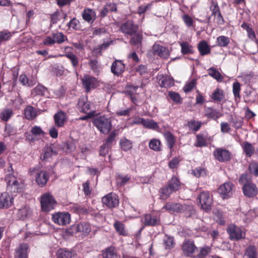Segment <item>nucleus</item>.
I'll use <instances>...</instances> for the list:
<instances>
[{"mask_svg": "<svg viewBox=\"0 0 258 258\" xmlns=\"http://www.w3.org/2000/svg\"><path fill=\"white\" fill-rule=\"evenodd\" d=\"M117 10L116 6L114 4H109L106 5L100 11V15L104 17L109 12H115Z\"/></svg>", "mask_w": 258, "mask_h": 258, "instance_id": "nucleus-34", "label": "nucleus"}, {"mask_svg": "<svg viewBox=\"0 0 258 258\" xmlns=\"http://www.w3.org/2000/svg\"><path fill=\"white\" fill-rule=\"evenodd\" d=\"M131 179V177L126 175H118L116 177V183L119 186H122L127 183Z\"/></svg>", "mask_w": 258, "mask_h": 258, "instance_id": "nucleus-52", "label": "nucleus"}, {"mask_svg": "<svg viewBox=\"0 0 258 258\" xmlns=\"http://www.w3.org/2000/svg\"><path fill=\"white\" fill-rule=\"evenodd\" d=\"M211 98L215 102H221L225 99L223 90L218 88H216L211 95Z\"/></svg>", "mask_w": 258, "mask_h": 258, "instance_id": "nucleus-26", "label": "nucleus"}, {"mask_svg": "<svg viewBox=\"0 0 258 258\" xmlns=\"http://www.w3.org/2000/svg\"><path fill=\"white\" fill-rule=\"evenodd\" d=\"M69 29L72 28L75 30H78L80 29L79 21L74 18L68 24Z\"/></svg>", "mask_w": 258, "mask_h": 258, "instance_id": "nucleus-60", "label": "nucleus"}, {"mask_svg": "<svg viewBox=\"0 0 258 258\" xmlns=\"http://www.w3.org/2000/svg\"><path fill=\"white\" fill-rule=\"evenodd\" d=\"M216 43L220 47H225L230 43V40L228 37L221 35L217 38Z\"/></svg>", "mask_w": 258, "mask_h": 258, "instance_id": "nucleus-37", "label": "nucleus"}, {"mask_svg": "<svg viewBox=\"0 0 258 258\" xmlns=\"http://www.w3.org/2000/svg\"><path fill=\"white\" fill-rule=\"evenodd\" d=\"M49 179V175L46 171L41 170L36 174L35 181L40 187L44 186Z\"/></svg>", "mask_w": 258, "mask_h": 258, "instance_id": "nucleus-20", "label": "nucleus"}, {"mask_svg": "<svg viewBox=\"0 0 258 258\" xmlns=\"http://www.w3.org/2000/svg\"><path fill=\"white\" fill-rule=\"evenodd\" d=\"M175 244L174 237L173 236H169L166 235L164 239L163 244L165 249H171L173 248Z\"/></svg>", "mask_w": 258, "mask_h": 258, "instance_id": "nucleus-41", "label": "nucleus"}, {"mask_svg": "<svg viewBox=\"0 0 258 258\" xmlns=\"http://www.w3.org/2000/svg\"><path fill=\"white\" fill-rule=\"evenodd\" d=\"M83 86L86 92H89L91 89L95 88L97 85L96 79L89 75H85L82 79Z\"/></svg>", "mask_w": 258, "mask_h": 258, "instance_id": "nucleus-11", "label": "nucleus"}, {"mask_svg": "<svg viewBox=\"0 0 258 258\" xmlns=\"http://www.w3.org/2000/svg\"><path fill=\"white\" fill-rule=\"evenodd\" d=\"M95 12L91 9L85 10L83 13L82 17L83 19L88 22L95 19Z\"/></svg>", "mask_w": 258, "mask_h": 258, "instance_id": "nucleus-38", "label": "nucleus"}, {"mask_svg": "<svg viewBox=\"0 0 258 258\" xmlns=\"http://www.w3.org/2000/svg\"><path fill=\"white\" fill-rule=\"evenodd\" d=\"M52 220L59 225H66L70 223V215L68 213H57L52 215Z\"/></svg>", "mask_w": 258, "mask_h": 258, "instance_id": "nucleus-12", "label": "nucleus"}, {"mask_svg": "<svg viewBox=\"0 0 258 258\" xmlns=\"http://www.w3.org/2000/svg\"><path fill=\"white\" fill-rule=\"evenodd\" d=\"M245 258H257L256 248L254 245H249L245 251Z\"/></svg>", "mask_w": 258, "mask_h": 258, "instance_id": "nucleus-35", "label": "nucleus"}, {"mask_svg": "<svg viewBox=\"0 0 258 258\" xmlns=\"http://www.w3.org/2000/svg\"><path fill=\"white\" fill-rule=\"evenodd\" d=\"M196 86V80H192L190 82L186 83L183 88V90L185 93L190 92Z\"/></svg>", "mask_w": 258, "mask_h": 258, "instance_id": "nucleus-62", "label": "nucleus"}, {"mask_svg": "<svg viewBox=\"0 0 258 258\" xmlns=\"http://www.w3.org/2000/svg\"><path fill=\"white\" fill-rule=\"evenodd\" d=\"M229 121L230 123L232 124V126L236 129L241 128L243 125L242 119L237 116L234 117L231 116Z\"/></svg>", "mask_w": 258, "mask_h": 258, "instance_id": "nucleus-39", "label": "nucleus"}, {"mask_svg": "<svg viewBox=\"0 0 258 258\" xmlns=\"http://www.w3.org/2000/svg\"><path fill=\"white\" fill-rule=\"evenodd\" d=\"M210 10L212 12L211 16H215L221 13L220 8L216 0L211 1Z\"/></svg>", "mask_w": 258, "mask_h": 258, "instance_id": "nucleus-42", "label": "nucleus"}, {"mask_svg": "<svg viewBox=\"0 0 258 258\" xmlns=\"http://www.w3.org/2000/svg\"><path fill=\"white\" fill-rule=\"evenodd\" d=\"M197 141L195 146L197 147H203L207 146V142L206 139L202 135H198L196 136Z\"/></svg>", "mask_w": 258, "mask_h": 258, "instance_id": "nucleus-55", "label": "nucleus"}, {"mask_svg": "<svg viewBox=\"0 0 258 258\" xmlns=\"http://www.w3.org/2000/svg\"><path fill=\"white\" fill-rule=\"evenodd\" d=\"M181 249L184 255L187 257H191L198 247L195 244L194 240L185 239L182 243Z\"/></svg>", "mask_w": 258, "mask_h": 258, "instance_id": "nucleus-7", "label": "nucleus"}, {"mask_svg": "<svg viewBox=\"0 0 258 258\" xmlns=\"http://www.w3.org/2000/svg\"><path fill=\"white\" fill-rule=\"evenodd\" d=\"M29 245L27 243H22L16 249L15 258H28Z\"/></svg>", "mask_w": 258, "mask_h": 258, "instance_id": "nucleus-21", "label": "nucleus"}, {"mask_svg": "<svg viewBox=\"0 0 258 258\" xmlns=\"http://www.w3.org/2000/svg\"><path fill=\"white\" fill-rule=\"evenodd\" d=\"M181 208H182V204L173 202H169L165 204L163 207L162 209L165 210L170 214H174L180 213Z\"/></svg>", "mask_w": 258, "mask_h": 258, "instance_id": "nucleus-15", "label": "nucleus"}, {"mask_svg": "<svg viewBox=\"0 0 258 258\" xmlns=\"http://www.w3.org/2000/svg\"><path fill=\"white\" fill-rule=\"evenodd\" d=\"M67 119L66 114L62 110L59 111L54 115L55 124L57 127L62 126Z\"/></svg>", "mask_w": 258, "mask_h": 258, "instance_id": "nucleus-23", "label": "nucleus"}, {"mask_svg": "<svg viewBox=\"0 0 258 258\" xmlns=\"http://www.w3.org/2000/svg\"><path fill=\"white\" fill-rule=\"evenodd\" d=\"M205 116L210 119L217 120L222 116L219 109L208 107L205 109Z\"/></svg>", "mask_w": 258, "mask_h": 258, "instance_id": "nucleus-19", "label": "nucleus"}, {"mask_svg": "<svg viewBox=\"0 0 258 258\" xmlns=\"http://www.w3.org/2000/svg\"><path fill=\"white\" fill-rule=\"evenodd\" d=\"M153 49L161 57L167 58L169 55L168 49L159 44H154L153 46Z\"/></svg>", "mask_w": 258, "mask_h": 258, "instance_id": "nucleus-29", "label": "nucleus"}, {"mask_svg": "<svg viewBox=\"0 0 258 258\" xmlns=\"http://www.w3.org/2000/svg\"><path fill=\"white\" fill-rule=\"evenodd\" d=\"M78 106L80 111L84 113H88V111L91 109L90 103L87 101L86 98L82 97L79 99Z\"/></svg>", "mask_w": 258, "mask_h": 258, "instance_id": "nucleus-24", "label": "nucleus"}, {"mask_svg": "<svg viewBox=\"0 0 258 258\" xmlns=\"http://www.w3.org/2000/svg\"><path fill=\"white\" fill-rule=\"evenodd\" d=\"M103 258H116V253L114 247H109L102 253Z\"/></svg>", "mask_w": 258, "mask_h": 258, "instance_id": "nucleus-44", "label": "nucleus"}, {"mask_svg": "<svg viewBox=\"0 0 258 258\" xmlns=\"http://www.w3.org/2000/svg\"><path fill=\"white\" fill-rule=\"evenodd\" d=\"M198 49L202 56L209 54L211 48L206 40L201 41L198 45Z\"/></svg>", "mask_w": 258, "mask_h": 258, "instance_id": "nucleus-27", "label": "nucleus"}, {"mask_svg": "<svg viewBox=\"0 0 258 258\" xmlns=\"http://www.w3.org/2000/svg\"><path fill=\"white\" fill-rule=\"evenodd\" d=\"M239 183L242 185V191L243 195L249 199H252L258 194V188L255 183L251 179L248 178L247 173L241 175L238 180Z\"/></svg>", "mask_w": 258, "mask_h": 258, "instance_id": "nucleus-1", "label": "nucleus"}, {"mask_svg": "<svg viewBox=\"0 0 258 258\" xmlns=\"http://www.w3.org/2000/svg\"><path fill=\"white\" fill-rule=\"evenodd\" d=\"M53 148L54 145L52 144L45 146L43 149V153L40 157L41 159L42 160H44L51 157L53 155H56L57 152L54 150Z\"/></svg>", "mask_w": 258, "mask_h": 258, "instance_id": "nucleus-22", "label": "nucleus"}, {"mask_svg": "<svg viewBox=\"0 0 258 258\" xmlns=\"http://www.w3.org/2000/svg\"><path fill=\"white\" fill-rule=\"evenodd\" d=\"M125 65L120 60H116L112 64L111 72L115 76H120L124 71Z\"/></svg>", "mask_w": 258, "mask_h": 258, "instance_id": "nucleus-18", "label": "nucleus"}, {"mask_svg": "<svg viewBox=\"0 0 258 258\" xmlns=\"http://www.w3.org/2000/svg\"><path fill=\"white\" fill-rule=\"evenodd\" d=\"M168 96L174 102L177 104L182 103V98L178 93L173 91H169Z\"/></svg>", "mask_w": 258, "mask_h": 258, "instance_id": "nucleus-50", "label": "nucleus"}, {"mask_svg": "<svg viewBox=\"0 0 258 258\" xmlns=\"http://www.w3.org/2000/svg\"><path fill=\"white\" fill-rule=\"evenodd\" d=\"M187 125L190 130L197 132L201 127L202 123L200 121L191 120L187 122Z\"/></svg>", "mask_w": 258, "mask_h": 258, "instance_id": "nucleus-45", "label": "nucleus"}, {"mask_svg": "<svg viewBox=\"0 0 258 258\" xmlns=\"http://www.w3.org/2000/svg\"><path fill=\"white\" fill-rule=\"evenodd\" d=\"M210 252V248L207 246L200 247V252L198 254L197 257L198 258H205L208 255Z\"/></svg>", "mask_w": 258, "mask_h": 258, "instance_id": "nucleus-61", "label": "nucleus"}, {"mask_svg": "<svg viewBox=\"0 0 258 258\" xmlns=\"http://www.w3.org/2000/svg\"><path fill=\"white\" fill-rule=\"evenodd\" d=\"M164 137L165 138L168 147L171 150L170 156H171V149L174 147L175 143V138L174 136L170 132L166 131L164 133Z\"/></svg>", "mask_w": 258, "mask_h": 258, "instance_id": "nucleus-28", "label": "nucleus"}, {"mask_svg": "<svg viewBox=\"0 0 258 258\" xmlns=\"http://www.w3.org/2000/svg\"><path fill=\"white\" fill-rule=\"evenodd\" d=\"M240 84L238 81H236L233 83L232 86V91L233 95L234 96L235 100L237 98L240 99Z\"/></svg>", "mask_w": 258, "mask_h": 258, "instance_id": "nucleus-48", "label": "nucleus"}, {"mask_svg": "<svg viewBox=\"0 0 258 258\" xmlns=\"http://www.w3.org/2000/svg\"><path fill=\"white\" fill-rule=\"evenodd\" d=\"M234 184L230 182H227L221 185L218 191L222 199H228L233 194Z\"/></svg>", "mask_w": 258, "mask_h": 258, "instance_id": "nucleus-8", "label": "nucleus"}, {"mask_svg": "<svg viewBox=\"0 0 258 258\" xmlns=\"http://www.w3.org/2000/svg\"><path fill=\"white\" fill-rule=\"evenodd\" d=\"M209 75L216 80L218 82H221L223 79L220 73L214 68H210L208 69Z\"/></svg>", "mask_w": 258, "mask_h": 258, "instance_id": "nucleus-40", "label": "nucleus"}, {"mask_svg": "<svg viewBox=\"0 0 258 258\" xmlns=\"http://www.w3.org/2000/svg\"><path fill=\"white\" fill-rule=\"evenodd\" d=\"M56 203L52 196L48 193H45L41 196V206L42 211L43 212H48L53 209Z\"/></svg>", "mask_w": 258, "mask_h": 258, "instance_id": "nucleus-5", "label": "nucleus"}, {"mask_svg": "<svg viewBox=\"0 0 258 258\" xmlns=\"http://www.w3.org/2000/svg\"><path fill=\"white\" fill-rule=\"evenodd\" d=\"M138 88V87L128 85L126 86L125 90L124 91V92L125 94L131 97L134 94L136 93V91Z\"/></svg>", "mask_w": 258, "mask_h": 258, "instance_id": "nucleus-63", "label": "nucleus"}, {"mask_svg": "<svg viewBox=\"0 0 258 258\" xmlns=\"http://www.w3.org/2000/svg\"><path fill=\"white\" fill-rule=\"evenodd\" d=\"M52 37L53 38L55 43H61L64 40V36L62 33H53Z\"/></svg>", "mask_w": 258, "mask_h": 258, "instance_id": "nucleus-64", "label": "nucleus"}, {"mask_svg": "<svg viewBox=\"0 0 258 258\" xmlns=\"http://www.w3.org/2000/svg\"><path fill=\"white\" fill-rule=\"evenodd\" d=\"M120 144L121 149L124 151H127L132 147V142L125 139L121 140Z\"/></svg>", "mask_w": 258, "mask_h": 258, "instance_id": "nucleus-59", "label": "nucleus"}, {"mask_svg": "<svg viewBox=\"0 0 258 258\" xmlns=\"http://www.w3.org/2000/svg\"><path fill=\"white\" fill-rule=\"evenodd\" d=\"M65 56L70 60L74 68H76L78 66L79 59L74 53L70 52Z\"/></svg>", "mask_w": 258, "mask_h": 258, "instance_id": "nucleus-53", "label": "nucleus"}, {"mask_svg": "<svg viewBox=\"0 0 258 258\" xmlns=\"http://www.w3.org/2000/svg\"><path fill=\"white\" fill-rule=\"evenodd\" d=\"M181 52L183 55L193 54L194 50L193 46L186 41L180 43Z\"/></svg>", "mask_w": 258, "mask_h": 258, "instance_id": "nucleus-32", "label": "nucleus"}, {"mask_svg": "<svg viewBox=\"0 0 258 258\" xmlns=\"http://www.w3.org/2000/svg\"><path fill=\"white\" fill-rule=\"evenodd\" d=\"M24 114L25 117L28 120H33L37 115L36 109L31 106L26 107Z\"/></svg>", "mask_w": 258, "mask_h": 258, "instance_id": "nucleus-33", "label": "nucleus"}, {"mask_svg": "<svg viewBox=\"0 0 258 258\" xmlns=\"http://www.w3.org/2000/svg\"><path fill=\"white\" fill-rule=\"evenodd\" d=\"M72 229L76 230L78 232H82L88 234L91 231L90 225L86 222L80 223L76 225L72 226Z\"/></svg>", "mask_w": 258, "mask_h": 258, "instance_id": "nucleus-25", "label": "nucleus"}, {"mask_svg": "<svg viewBox=\"0 0 258 258\" xmlns=\"http://www.w3.org/2000/svg\"><path fill=\"white\" fill-rule=\"evenodd\" d=\"M160 145L161 142L160 140L156 139H152L149 143L150 148L155 151H160L161 150Z\"/></svg>", "mask_w": 258, "mask_h": 258, "instance_id": "nucleus-46", "label": "nucleus"}, {"mask_svg": "<svg viewBox=\"0 0 258 258\" xmlns=\"http://www.w3.org/2000/svg\"><path fill=\"white\" fill-rule=\"evenodd\" d=\"M146 128L153 130L158 131L159 126L158 123L153 119H146Z\"/></svg>", "mask_w": 258, "mask_h": 258, "instance_id": "nucleus-57", "label": "nucleus"}, {"mask_svg": "<svg viewBox=\"0 0 258 258\" xmlns=\"http://www.w3.org/2000/svg\"><path fill=\"white\" fill-rule=\"evenodd\" d=\"M241 146L246 156L251 157L255 151L254 148L252 144L245 141L243 142Z\"/></svg>", "mask_w": 258, "mask_h": 258, "instance_id": "nucleus-31", "label": "nucleus"}, {"mask_svg": "<svg viewBox=\"0 0 258 258\" xmlns=\"http://www.w3.org/2000/svg\"><path fill=\"white\" fill-rule=\"evenodd\" d=\"M192 173L197 177L204 176L207 175L206 169L202 167H198L192 170Z\"/></svg>", "mask_w": 258, "mask_h": 258, "instance_id": "nucleus-51", "label": "nucleus"}, {"mask_svg": "<svg viewBox=\"0 0 258 258\" xmlns=\"http://www.w3.org/2000/svg\"><path fill=\"white\" fill-rule=\"evenodd\" d=\"M13 111L11 109H5L0 114V118L4 121H7L12 115Z\"/></svg>", "mask_w": 258, "mask_h": 258, "instance_id": "nucleus-47", "label": "nucleus"}, {"mask_svg": "<svg viewBox=\"0 0 258 258\" xmlns=\"http://www.w3.org/2000/svg\"><path fill=\"white\" fill-rule=\"evenodd\" d=\"M159 223L160 221L156 216L146 214V226H156Z\"/></svg>", "mask_w": 258, "mask_h": 258, "instance_id": "nucleus-43", "label": "nucleus"}, {"mask_svg": "<svg viewBox=\"0 0 258 258\" xmlns=\"http://www.w3.org/2000/svg\"><path fill=\"white\" fill-rule=\"evenodd\" d=\"M153 49L161 57L167 58L169 55L168 49L159 44H154L153 46Z\"/></svg>", "mask_w": 258, "mask_h": 258, "instance_id": "nucleus-30", "label": "nucleus"}, {"mask_svg": "<svg viewBox=\"0 0 258 258\" xmlns=\"http://www.w3.org/2000/svg\"><path fill=\"white\" fill-rule=\"evenodd\" d=\"M198 200L203 210L207 212H209L212 210L213 198L209 191L201 192L198 196Z\"/></svg>", "mask_w": 258, "mask_h": 258, "instance_id": "nucleus-4", "label": "nucleus"}, {"mask_svg": "<svg viewBox=\"0 0 258 258\" xmlns=\"http://www.w3.org/2000/svg\"><path fill=\"white\" fill-rule=\"evenodd\" d=\"M13 204V198L5 192L0 195V209L8 208Z\"/></svg>", "mask_w": 258, "mask_h": 258, "instance_id": "nucleus-16", "label": "nucleus"}, {"mask_svg": "<svg viewBox=\"0 0 258 258\" xmlns=\"http://www.w3.org/2000/svg\"><path fill=\"white\" fill-rule=\"evenodd\" d=\"M57 258H72L73 254L70 251L64 249H59L57 252Z\"/></svg>", "mask_w": 258, "mask_h": 258, "instance_id": "nucleus-54", "label": "nucleus"}, {"mask_svg": "<svg viewBox=\"0 0 258 258\" xmlns=\"http://www.w3.org/2000/svg\"><path fill=\"white\" fill-rule=\"evenodd\" d=\"M181 182L175 175H173L167 183L160 189V196L163 199L169 197L173 192L178 191L181 187Z\"/></svg>", "mask_w": 258, "mask_h": 258, "instance_id": "nucleus-2", "label": "nucleus"}, {"mask_svg": "<svg viewBox=\"0 0 258 258\" xmlns=\"http://www.w3.org/2000/svg\"><path fill=\"white\" fill-rule=\"evenodd\" d=\"M114 228L116 231L119 233V235H126V233L124 230V225L120 221H116L114 224Z\"/></svg>", "mask_w": 258, "mask_h": 258, "instance_id": "nucleus-49", "label": "nucleus"}, {"mask_svg": "<svg viewBox=\"0 0 258 258\" xmlns=\"http://www.w3.org/2000/svg\"><path fill=\"white\" fill-rule=\"evenodd\" d=\"M23 184L21 182H19L17 179L13 181V182L7 188L10 189L12 192H21L23 188Z\"/></svg>", "mask_w": 258, "mask_h": 258, "instance_id": "nucleus-36", "label": "nucleus"}, {"mask_svg": "<svg viewBox=\"0 0 258 258\" xmlns=\"http://www.w3.org/2000/svg\"><path fill=\"white\" fill-rule=\"evenodd\" d=\"M102 201L103 204L109 208L116 207L119 204V201L116 195L112 192L103 197Z\"/></svg>", "mask_w": 258, "mask_h": 258, "instance_id": "nucleus-9", "label": "nucleus"}, {"mask_svg": "<svg viewBox=\"0 0 258 258\" xmlns=\"http://www.w3.org/2000/svg\"><path fill=\"white\" fill-rule=\"evenodd\" d=\"M182 207L180 214H183L185 217L194 218L196 216V210L192 205L183 204Z\"/></svg>", "mask_w": 258, "mask_h": 258, "instance_id": "nucleus-17", "label": "nucleus"}, {"mask_svg": "<svg viewBox=\"0 0 258 258\" xmlns=\"http://www.w3.org/2000/svg\"><path fill=\"white\" fill-rule=\"evenodd\" d=\"M215 158L220 162H226L230 160L231 158V152L222 148H216L213 152Z\"/></svg>", "mask_w": 258, "mask_h": 258, "instance_id": "nucleus-6", "label": "nucleus"}, {"mask_svg": "<svg viewBox=\"0 0 258 258\" xmlns=\"http://www.w3.org/2000/svg\"><path fill=\"white\" fill-rule=\"evenodd\" d=\"M138 28L137 25L128 21L121 25L120 30L126 35H133L137 32Z\"/></svg>", "mask_w": 258, "mask_h": 258, "instance_id": "nucleus-13", "label": "nucleus"}, {"mask_svg": "<svg viewBox=\"0 0 258 258\" xmlns=\"http://www.w3.org/2000/svg\"><path fill=\"white\" fill-rule=\"evenodd\" d=\"M93 124L102 134L108 133L111 129V122L109 118L104 116L95 118L93 120Z\"/></svg>", "mask_w": 258, "mask_h": 258, "instance_id": "nucleus-3", "label": "nucleus"}, {"mask_svg": "<svg viewBox=\"0 0 258 258\" xmlns=\"http://www.w3.org/2000/svg\"><path fill=\"white\" fill-rule=\"evenodd\" d=\"M46 91L47 89L45 87L42 85H38L33 90L32 93L36 95L44 96Z\"/></svg>", "mask_w": 258, "mask_h": 258, "instance_id": "nucleus-58", "label": "nucleus"}, {"mask_svg": "<svg viewBox=\"0 0 258 258\" xmlns=\"http://www.w3.org/2000/svg\"><path fill=\"white\" fill-rule=\"evenodd\" d=\"M180 162V159L179 157H174L172 160L169 161L168 162V167L171 169H174L177 167L178 164Z\"/></svg>", "mask_w": 258, "mask_h": 258, "instance_id": "nucleus-56", "label": "nucleus"}, {"mask_svg": "<svg viewBox=\"0 0 258 258\" xmlns=\"http://www.w3.org/2000/svg\"><path fill=\"white\" fill-rule=\"evenodd\" d=\"M157 80L162 88H170L174 85V79L167 75H158Z\"/></svg>", "mask_w": 258, "mask_h": 258, "instance_id": "nucleus-14", "label": "nucleus"}, {"mask_svg": "<svg viewBox=\"0 0 258 258\" xmlns=\"http://www.w3.org/2000/svg\"><path fill=\"white\" fill-rule=\"evenodd\" d=\"M227 232L229 235L230 239L239 240L243 238V233L242 230L235 225H232L228 227ZM245 234L244 233V235Z\"/></svg>", "mask_w": 258, "mask_h": 258, "instance_id": "nucleus-10", "label": "nucleus"}]
</instances>
